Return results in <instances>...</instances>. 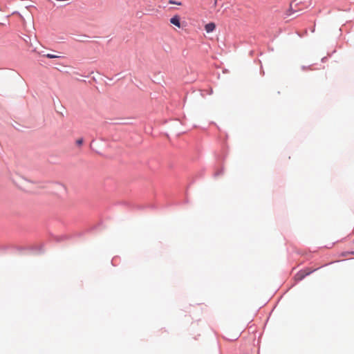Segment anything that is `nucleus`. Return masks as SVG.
<instances>
[{
	"label": "nucleus",
	"mask_w": 354,
	"mask_h": 354,
	"mask_svg": "<svg viewBox=\"0 0 354 354\" xmlns=\"http://www.w3.org/2000/svg\"><path fill=\"white\" fill-rule=\"evenodd\" d=\"M44 56H45V57H46L48 58H50V59L59 57V56H58V55H53V54H50V53L46 54Z\"/></svg>",
	"instance_id": "obj_5"
},
{
	"label": "nucleus",
	"mask_w": 354,
	"mask_h": 354,
	"mask_svg": "<svg viewBox=\"0 0 354 354\" xmlns=\"http://www.w3.org/2000/svg\"><path fill=\"white\" fill-rule=\"evenodd\" d=\"M217 1L218 0H214V5H216Z\"/></svg>",
	"instance_id": "obj_8"
},
{
	"label": "nucleus",
	"mask_w": 354,
	"mask_h": 354,
	"mask_svg": "<svg viewBox=\"0 0 354 354\" xmlns=\"http://www.w3.org/2000/svg\"><path fill=\"white\" fill-rule=\"evenodd\" d=\"M313 272L312 270H310L308 268L303 270L299 271L297 274L295 275V279L297 280L301 281L306 276L310 274Z\"/></svg>",
	"instance_id": "obj_1"
},
{
	"label": "nucleus",
	"mask_w": 354,
	"mask_h": 354,
	"mask_svg": "<svg viewBox=\"0 0 354 354\" xmlns=\"http://www.w3.org/2000/svg\"><path fill=\"white\" fill-rule=\"evenodd\" d=\"M302 3V0H295L294 1H292L290 5V8L289 10L287 11L286 12V15L288 16H290L292 13H294L295 12H296L297 10H293V7L294 6H298L299 4H301Z\"/></svg>",
	"instance_id": "obj_2"
},
{
	"label": "nucleus",
	"mask_w": 354,
	"mask_h": 354,
	"mask_svg": "<svg viewBox=\"0 0 354 354\" xmlns=\"http://www.w3.org/2000/svg\"><path fill=\"white\" fill-rule=\"evenodd\" d=\"M84 142L83 138H79L76 140L75 143L77 146L80 147Z\"/></svg>",
	"instance_id": "obj_6"
},
{
	"label": "nucleus",
	"mask_w": 354,
	"mask_h": 354,
	"mask_svg": "<svg viewBox=\"0 0 354 354\" xmlns=\"http://www.w3.org/2000/svg\"><path fill=\"white\" fill-rule=\"evenodd\" d=\"M216 28V25L214 23L211 22L205 26V30L207 32H213Z\"/></svg>",
	"instance_id": "obj_4"
},
{
	"label": "nucleus",
	"mask_w": 354,
	"mask_h": 354,
	"mask_svg": "<svg viewBox=\"0 0 354 354\" xmlns=\"http://www.w3.org/2000/svg\"><path fill=\"white\" fill-rule=\"evenodd\" d=\"M169 4H176V5H178V6H180L182 4L181 2H176V1H175L174 0H169Z\"/></svg>",
	"instance_id": "obj_7"
},
{
	"label": "nucleus",
	"mask_w": 354,
	"mask_h": 354,
	"mask_svg": "<svg viewBox=\"0 0 354 354\" xmlns=\"http://www.w3.org/2000/svg\"><path fill=\"white\" fill-rule=\"evenodd\" d=\"M170 23L178 28H180V17L178 15L174 16L170 19Z\"/></svg>",
	"instance_id": "obj_3"
}]
</instances>
